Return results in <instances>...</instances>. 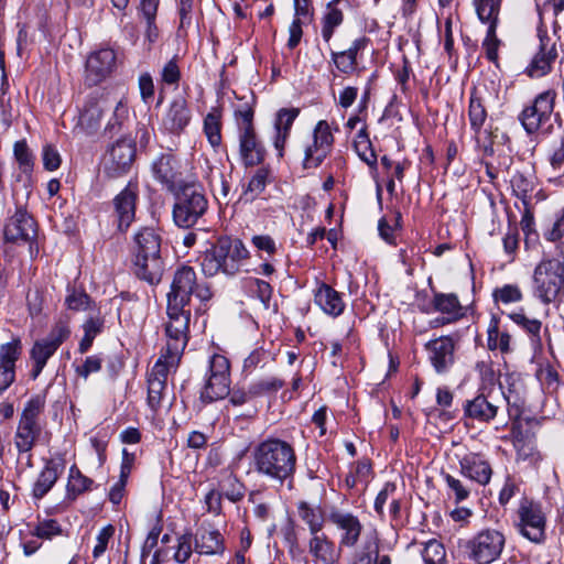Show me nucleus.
Wrapping results in <instances>:
<instances>
[{"label":"nucleus","instance_id":"1","mask_svg":"<svg viewBox=\"0 0 564 564\" xmlns=\"http://www.w3.org/2000/svg\"><path fill=\"white\" fill-rule=\"evenodd\" d=\"M251 457L258 475L280 484L293 478L296 454L286 441L267 438L253 447Z\"/></svg>","mask_w":564,"mask_h":564},{"label":"nucleus","instance_id":"2","mask_svg":"<svg viewBox=\"0 0 564 564\" xmlns=\"http://www.w3.org/2000/svg\"><path fill=\"white\" fill-rule=\"evenodd\" d=\"M248 259L249 251L240 239L220 237L202 253L199 261L207 276H215L219 272L232 276L241 271Z\"/></svg>","mask_w":564,"mask_h":564},{"label":"nucleus","instance_id":"3","mask_svg":"<svg viewBox=\"0 0 564 564\" xmlns=\"http://www.w3.org/2000/svg\"><path fill=\"white\" fill-rule=\"evenodd\" d=\"M135 275L149 284H158L163 275L161 237L151 227H143L133 237Z\"/></svg>","mask_w":564,"mask_h":564},{"label":"nucleus","instance_id":"4","mask_svg":"<svg viewBox=\"0 0 564 564\" xmlns=\"http://www.w3.org/2000/svg\"><path fill=\"white\" fill-rule=\"evenodd\" d=\"M533 292L544 303L560 300L564 293V253L543 259L534 269Z\"/></svg>","mask_w":564,"mask_h":564},{"label":"nucleus","instance_id":"5","mask_svg":"<svg viewBox=\"0 0 564 564\" xmlns=\"http://www.w3.org/2000/svg\"><path fill=\"white\" fill-rule=\"evenodd\" d=\"M187 305L167 302L165 325L166 348L163 358H170L171 366H177L188 341L191 310Z\"/></svg>","mask_w":564,"mask_h":564},{"label":"nucleus","instance_id":"6","mask_svg":"<svg viewBox=\"0 0 564 564\" xmlns=\"http://www.w3.org/2000/svg\"><path fill=\"white\" fill-rule=\"evenodd\" d=\"M207 199L196 184H186L176 194L173 219L178 227L189 228L204 215Z\"/></svg>","mask_w":564,"mask_h":564},{"label":"nucleus","instance_id":"7","mask_svg":"<svg viewBox=\"0 0 564 564\" xmlns=\"http://www.w3.org/2000/svg\"><path fill=\"white\" fill-rule=\"evenodd\" d=\"M193 294L203 302L210 300L213 295L207 284L197 282L194 269L183 265L174 273L167 302L188 306Z\"/></svg>","mask_w":564,"mask_h":564},{"label":"nucleus","instance_id":"8","mask_svg":"<svg viewBox=\"0 0 564 564\" xmlns=\"http://www.w3.org/2000/svg\"><path fill=\"white\" fill-rule=\"evenodd\" d=\"M506 538L496 529H482L467 541L466 552L476 564H490L502 553Z\"/></svg>","mask_w":564,"mask_h":564},{"label":"nucleus","instance_id":"9","mask_svg":"<svg viewBox=\"0 0 564 564\" xmlns=\"http://www.w3.org/2000/svg\"><path fill=\"white\" fill-rule=\"evenodd\" d=\"M70 330L67 324L61 322L51 329L46 337L39 339L33 344L30 350V357L33 361V368L31 371V377L33 379H36L40 376L47 360L55 354L63 341L68 338Z\"/></svg>","mask_w":564,"mask_h":564},{"label":"nucleus","instance_id":"10","mask_svg":"<svg viewBox=\"0 0 564 564\" xmlns=\"http://www.w3.org/2000/svg\"><path fill=\"white\" fill-rule=\"evenodd\" d=\"M556 98L555 90H545L539 94L533 104L525 107L520 116L524 130L529 134L538 132L541 127L550 120Z\"/></svg>","mask_w":564,"mask_h":564},{"label":"nucleus","instance_id":"11","mask_svg":"<svg viewBox=\"0 0 564 564\" xmlns=\"http://www.w3.org/2000/svg\"><path fill=\"white\" fill-rule=\"evenodd\" d=\"M334 144V137L326 120H319L312 133V141L304 148V169H315L330 153Z\"/></svg>","mask_w":564,"mask_h":564},{"label":"nucleus","instance_id":"12","mask_svg":"<svg viewBox=\"0 0 564 564\" xmlns=\"http://www.w3.org/2000/svg\"><path fill=\"white\" fill-rule=\"evenodd\" d=\"M334 144V137L326 120H319L312 133V141L304 148V169H315L330 153Z\"/></svg>","mask_w":564,"mask_h":564},{"label":"nucleus","instance_id":"13","mask_svg":"<svg viewBox=\"0 0 564 564\" xmlns=\"http://www.w3.org/2000/svg\"><path fill=\"white\" fill-rule=\"evenodd\" d=\"M329 522L338 531V549H354L360 540L364 525L359 518L349 511L333 510Z\"/></svg>","mask_w":564,"mask_h":564},{"label":"nucleus","instance_id":"14","mask_svg":"<svg viewBox=\"0 0 564 564\" xmlns=\"http://www.w3.org/2000/svg\"><path fill=\"white\" fill-rule=\"evenodd\" d=\"M135 158V144L130 138L117 140L105 155V170L113 177H117L131 167Z\"/></svg>","mask_w":564,"mask_h":564},{"label":"nucleus","instance_id":"15","mask_svg":"<svg viewBox=\"0 0 564 564\" xmlns=\"http://www.w3.org/2000/svg\"><path fill=\"white\" fill-rule=\"evenodd\" d=\"M520 532L529 541L542 543L545 540V516L540 505L524 501L519 508Z\"/></svg>","mask_w":564,"mask_h":564},{"label":"nucleus","instance_id":"16","mask_svg":"<svg viewBox=\"0 0 564 564\" xmlns=\"http://www.w3.org/2000/svg\"><path fill=\"white\" fill-rule=\"evenodd\" d=\"M508 400V397H505L501 388H498L497 398L490 393H484V390L478 392V394L471 399L467 400L464 404V414L467 419L473 421H477L479 423H489L491 422L499 411V397Z\"/></svg>","mask_w":564,"mask_h":564},{"label":"nucleus","instance_id":"17","mask_svg":"<svg viewBox=\"0 0 564 564\" xmlns=\"http://www.w3.org/2000/svg\"><path fill=\"white\" fill-rule=\"evenodd\" d=\"M177 366L170 365V358L161 356L151 369L148 379V404L156 411L166 393V380L171 370Z\"/></svg>","mask_w":564,"mask_h":564},{"label":"nucleus","instance_id":"18","mask_svg":"<svg viewBox=\"0 0 564 564\" xmlns=\"http://www.w3.org/2000/svg\"><path fill=\"white\" fill-rule=\"evenodd\" d=\"M116 59V52L110 47L93 52L86 61V80L97 85L106 79L115 69Z\"/></svg>","mask_w":564,"mask_h":564},{"label":"nucleus","instance_id":"19","mask_svg":"<svg viewBox=\"0 0 564 564\" xmlns=\"http://www.w3.org/2000/svg\"><path fill=\"white\" fill-rule=\"evenodd\" d=\"M153 177L169 191H174L182 181L181 161L171 152L162 153L152 162Z\"/></svg>","mask_w":564,"mask_h":564},{"label":"nucleus","instance_id":"20","mask_svg":"<svg viewBox=\"0 0 564 564\" xmlns=\"http://www.w3.org/2000/svg\"><path fill=\"white\" fill-rule=\"evenodd\" d=\"M22 352V343L13 337L9 343L0 345V395L15 380V362Z\"/></svg>","mask_w":564,"mask_h":564},{"label":"nucleus","instance_id":"21","mask_svg":"<svg viewBox=\"0 0 564 564\" xmlns=\"http://www.w3.org/2000/svg\"><path fill=\"white\" fill-rule=\"evenodd\" d=\"M36 236L35 221L24 209H18L4 227L7 241L31 242Z\"/></svg>","mask_w":564,"mask_h":564},{"label":"nucleus","instance_id":"22","mask_svg":"<svg viewBox=\"0 0 564 564\" xmlns=\"http://www.w3.org/2000/svg\"><path fill=\"white\" fill-rule=\"evenodd\" d=\"M425 348L429 352V359L437 373H444L449 370L455 360V344L448 336L430 340Z\"/></svg>","mask_w":564,"mask_h":564},{"label":"nucleus","instance_id":"23","mask_svg":"<svg viewBox=\"0 0 564 564\" xmlns=\"http://www.w3.org/2000/svg\"><path fill=\"white\" fill-rule=\"evenodd\" d=\"M192 115L187 101L176 96L170 102L163 118L162 128L173 134H180L188 126Z\"/></svg>","mask_w":564,"mask_h":564},{"label":"nucleus","instance_id":"24","mask_svg":"<svg viewBox=\"0 0 564 564\" xmlns=\"http://www.w3.org/2000/svg\"><path fill=\"white\" fill-rule=\"evenodd\" d=\"M110 93L90 95L80 111L79 124L86 130H95L100 124L104 111L110 108Z\"/></svg>","mask_w":564,"mask_h":564},{"label":"nucleus","instance_id":"25","mask_svg":"<svg viewBox=\"0 0 564 564\" xmlns=\"http://www.w3.org/2000/svg\"><path fill=\"white\" fill-rule=\"evenodd\" d=\"M194 550L199 555H223L226 550L225 539L217 529L202 525L195 533Z\"/></svg>","mask_w":564,"mask_h":564},{"label":"nucleus","instance_id":"26","mask_svg":"<svg viewBox=\"0 0 564 564\" xmlns=\"http://www.w3.org/2000/svg\"><path fill=\"white\" fill-rule=\"evenodd\" d=\"M460 473L479 485H487L491 478L490 464L477 453H466L459 458Z\"/></svg>","mask_w":564,"mask_h":564},{"label":"nucleus","instance_id":"27","mask_svg":"<svg viewBox=\"0 0 564 564\" xmlns=\"http://www.w3.org/2000/svg\"><path fill=\"white\" fill-rule=\"evenodd\" d=\"M539 39L540 50L528 67V74L531 77H541L547 74L552 63L557 57L555 43H551V40L541 31H539Z\"/></svg>","mask_w":564,"mask_h":564},{"label":"nucleus","instance_id":"28","mask_svg":"<svg viewBox=\"0 0 564 564\" xmlns=\"http://www.w3.org/2000/svg\"><path fill=\"white\" fill-rule=\"evenodd\" d=\"M137 195V187L129 184L113 199L120 230H126L134 219Z\"/></svg>","mask_w":564,"mask_h":564},{"label":"nucleus","instance_id":"29","mask_svg":"<svg viewBox=\"0 0 564 564\" xmlns=\"http://www.w3.org/2000/svg\"><path fill=\"white\" fill-rule=\"evenodd\" d=\"M350 564H391L388 554H380L377 534H367L361 546L356 550Z\"/></svg>","mask_w":564,"mask_h":564},{"label":"nucleus","instance_id":"30","mask_svg":"<svg viewBox=\"0 0 564 564\" xmlns=\"http://www.w3.org/2000/svg\"><path fill=\"white\" fill-rule=\"evenodd\" d=\"M308 550L316 563L336 564L339 560V550L325 534L312 535L308 542Z\"/></svg>","mask_w":564,"mask_h":564},{"label":"nucleus","instance_id":"31","mask_svg":"<svg viewBox=\"0 0 564 564\" xmlns=\"http://www.w3.org/2000/svg\"><path fill=\"white\" fill-rule=\"evenodd\" d=\"M315 304L330 316H339L345 308L340 294L330 285L322 283L314 295Z\"/></svg>","mask_w":564,"mask_h":564},{"label":"nucleus","instance_id":"32","mask_svg":"<svg viewBox=\"0 0 564 564\" xmlns=\"http://www.w3.org/2000/svg\"><path fill=\"white\" fill-rule=\"evenodd\" d=\"M240 155L246 165L260 164L264 159V149L257 140L254 130L241 131L239 134Z\"/></svg>","mask_w":564,"mask_h":564},{"label":"nucleus","instance_id":"33","mask_svg":"<svg viewBox=\"0 0 564 564\" xmlns=\"http://www.w3.org/2000/svg\"><path fill=\"white\" fill-rule=\"evenodd\" d=\"M42 427H35L30 424H25L23 422L18 423L15 433H14V446L18 449L20 455H26V465L31 466V455L30 452L35 445L36 441L41 436Z\"/></svg>","mask_w":564,"mask_h":564},{"label":"nucleus","instance_id":"34","mask_svg":"<svg viewBox=\"0 0 564 564\" xmlns=\"http://www.w3.org/2000/svg\"><path fill=\"white\" fill-rule=\"evenodd\" d=\"M62 471L63 466L57 462H46L44 468L42 469L36 481L34 482L32 490L33 497L35 499H42L55 485Z\"/></svg>","mask_w":564,"mask_h":564},{"label":"nucleus","instance_id":"35","mask_svg":"<svg viewBox=\"0 0 564 564\" xmlns=\"http://www.w3.org/2000/svg\"><path fill=\"white\" fill-rule=\"evenodd\" d=\"M46 395L44 393L32 395L25 402L19 421L35 427H42V415L44 413Z\"/></svg>","mask_w":564,"mask_h":564},{"label":"nucleus","instance_id":"36","mask_svg":"<svg viewBox=\"0 0 564 564\" xmlns=\"http://www.w3.org/2000/svg\"><path fill=\"white\" fill-rule=\"evenodd\" d=\"M230 392V379L224 376H208L202 399L207 402L224 399Z\"/></svg>","mask_w":564,"mask_h":564},{"label":"nucleus","instance_id":"37","mask_svg":"<svg viewBox=\"0 0 564 564\" xmlns=\"http://www.w3.org/2000/svg\"><path fill=\"white\" fill-rule=\"evenodd\" d=\"M432 305L436 312L446 314L455 321L463 315L458 297L453 293H436L433 297Z\"/></svg>","mask_w":564,"mask_h":564},{"label":"nucleus","instance_id":"38","mask_svg":"<svg viewBox=\"0 0 564 564\" xmlns=\"http://www.w3.org/2000/svg\"><path fill=\"white\" fill-rule=\"evenodd\" d=\"M468 119L470 123V128L473 131L478 134L482 126L487 119V110L484 106L482 97L479 94V90L475 89L471 93L469 107H468Z\"/></svg>","mask_w":564,"mask_h":564},{"label":"nucleus","instance_id":"39","mask_svg":"<svg viewBox=\"0 0 564 564\" xmlns=\"http://www.w3.org/2000/svg\"><path fill=\"white\" fill-rule=\"evenodd\" d=\"M511 186L514 195L522 200L527 209L522 223L531 220L532 216L529 213L528 206L530 204L531 193L534 189L533 181L521 173H517L511 178Z\"/></svg>","mask_w":564,"mask_h":564},{"label":"nucleus","instance_id":"40","mask_svg":"<svg viewBox=\"0 0 564 564\" xmlns=\"http://www.w3.org/2000/svg\"><path fill=\"white\" fill-rule=\"evenodd\" d=\"M299 516L304 521L312 535L319 533L324 527V514L319 507H313L305 501L297 506Z\"/></svg>","mask_w":564,"mask_h":564},{"label":"nucleus","instance_id":"41","mask_svg":"<svg viewBox=\"0 0 564 564\" xmlns=\"http://www.w3.org/2000/svg\"><path fill=\"white\" fill-rule=\"evenodd\" d=\"M502 0H474L475 10L481 23L498 26Z\"/></svg>","mask_w":564,"mask_h":564},{"label":"nucleus","instance_id":"42","mask_svg":"<svg viewBox=\"0 0 564 564\" xmlns=\"http://www.w3.org/2000/svg\"><path fill=\"white\" fill-rule=\"evenodd\" d=\"M219 491L231 502L240 501L246 494V487L236 475L226 473L219 481Z\"/></svg>","mask_w":564,"mask_h":564},{"label":"nucleus","instance_id":"43","mask_svg":"<svg viewBox=\"0 0 564 564\" xmlns=\"http://www.w3.org/2000/svg\"><path fill=\"white\" fill-rule=\"evenodd\" d=\"M110 108H113L111 118L109 119L106 130L110 133L118 132L124 121L128 119V101L124 95L117 97L111 95Z\"/></svg>","mask_w":564,"mask_h":564},{"label":"nucleus","instance_id":"44","mask_svg":"<svg viewBox=\"0 0 564 564\" xmlns=\"http://www.w3.org/2000/svg\"><path fill=\"white\" fill-rule=\"evenodd\" d=\"M487 333V346L490 350L499 349L502 354L511 351V336L499 330L498 322L495 318L491 319Z\"/></svg>","mask_w":564,"mask_h":564},{"label":"nucleus","instance_id":"45","mask_svg":"<svg viewBox=\"0 0 564 564\" xmlns=\"http://www.w3.org/2000/svg\"><path fill=\"white\" fill-rule=\"evenodd\" d=\"M355 149L358 156L370 167L377 166V155L371 147L366 127H361L355 140Z\"/></svg>","mask_w":564,"mask_h":564},{"label":"nucleus","instance_id":"46","mask_svg":"<svg viewBox=\"0 0 564 564\" xmlns=\"http://www.w3.org/2000/svg\"><path fill=\"white\" fill-rule=\"evenodd\" d=\"M93 479L83 475L82 471L73 465L69 468L68 482H67V494L78 496L87 490H89L93 486Z\"/></svg>","mask_w":564,"mask_h":564},{"label":"nucleus","instance_id":"47","mask_svg":"<svg viewBox=\"0 0 564 564\" xmlns=\"http://www.w3.org/2000/svg\"><path fill=\"white\" fill-rule=\"evenodd\" d=\"M510 319L532 336L533 341L540 343L541 321L528 317L522 311L511 313Z\"/></svg>","mask_w":564,"mask_h":564},{"label":"nucleus","instance_id":"48","mask_svg":"<svg viewBox=\"0 0 564 564\" xmlns=\"http://www.w3.org/2000/svg\"><path fill=\"white\" fill-rule=\"evenodd\" d=\"M343 12L334 7L328 6L326 13L323 17L322 36L325 42H329L334 31L343 23Z\"/></svg>","mask_w":564,"mask_h":564},{"label":"nucleus","instance_id":"49","mask_svg":"<svg viewBox=\"0 0 564 564\" xmlns=\"http://www.w3.org/2000/svg\"><path fill=\"white\" fill-rule=\"evenodd\" d=\"M422 556L425 564H444L446 552L440 541L432 539L425 543Z\"/></svg>","mask_w":564,"mask_h":564},{"label":"nucleus","instance_id":"50","mask_svg":"<svg viewBox=\"0 0 564 564\" xmlns=\"http://www.w3.org/2000/svg\"><path fill=\"white\" fill-rule=\"evenodd\" d=\"M220 130L221 123L219 116L214 112H209L204 120V132L213 148L218 147L221 142Z\"/></svg>","mask_w":564,"mask_h":564},{"label":"nucleus","instance_id":"51","mask_svg":"<svg viewBox=\"0 0 564 564\" xmlns=\"http://www.w3.org/2000/svg\"><path fill=\"white\" fill-rule=\"evenodd\" d=\"M477 369L479 371V376H480V380H481L478 392L484 390V393L494 394L496 382L498 380L496 372L485 361L478 362Z\"/></svg>","mask_w":564,"mask_h":564},{"label":"nucleus","instance_id":"52","mask_svg":"<svg viewBox=\"0 0 564 564\" xmlns=\"http://www.w3.org/2000/svg\"><path fill=\"white\" fill-rule=\"evenodd\" d=\"M268 181V171L265 169H259L249 181L245 196L247 199L253 200L257 198L265 188Z\"/></svg>","mask_w":564,"mask_h":564},{"label":"nucleus","instance_id":"53","mask_svg":"<svg viewBox=\"0 0 564 564\" xmlns=\"http://www.w3.org/2000/svg\"><path fill=\"white\" fill-rule=\"evenodd\" d=\"M332 59L337 69L344 74L350 75L357 68V59H355L351 52H333Z\"/></svg>","mask_w":564,"mask_h":564},{"label":"nucleus","instance_id":"54","mask_svg":"<svg viewBox=\"0 0 564 564\" xmlns=\"http://www.w3.org/2000/svg\"><path fill=\"white\" fill-rule=\"evenodd\" d=\"M161 82L169 86H174L175 88L178 86L181 80V70L177 64L176 57L170 59L163 67L160 73Z\"/></svg>","mask_w":564,"mask_h":564},{"label":"nucleus","instance_id":"55","mask_svg":"<svg viewBox=\"0 0 564 564\" xmlns=\"http://www.w3.org/2000/svg\"><path fill=\"white\" fill-rule=\"evenodd\" d=\"M250 292L254 294L263 304L264 308H269L272 296V286L260 279H253L249 284Z\"/></svg>","mask_w":564,"mask_h":564},{"label":"nucleus","instance_id":"56","mask_svg":"<svg viewBox=\"0 0 564 564\" xmlns=\"http://www.w3.org/2000/svg\"><path fill=\"white\" fill-rule=\"evenodd\" d=\"M446 485L451 489L455 502L459 503L464 500H466L469 497L470 488L464 484L460 479L455 478L454 476L446 474L444 476Z\"/></svg>","mask_w":564,"mask_h":564},{"label":"nucleus","instance_id":"57","mask_svg":"<svg viewBox=\"0 0 564 564\" xmlns=\"http://www.w3.org/2000/svg\"><path fill=\"white\" fill-rule=\"evenodd\" d=\"M497 26L490 25L487 29V34L484 40L482 46L486 51V55L489 61L497 62L498 59V47L500 45V40L496 34Z\"/></svg>","mask_w":564,"mask_h":564},{"label":"nucleus","instance_id":"58","mask_svg":"<svg viewBox=\"0 0 564 564\" xmlns=\"http://www.w3.org/2000/svg\"><path fill=\"white\" fill-rule=\"evenodd\" d=\"M62 528L56 520L47 519L39 522L34 529V535L40 539H52L53 536L59 535Z\"/></svg>","mask_w":564,"mask_h":564},{"label":"nucleus","instance_id":"59","mask_svg":"<svg viewBox=\"0 0 564 564\" xmlns=\"http://www.w3.org/2000/svg\"><path fill=\"white\" fill-rule=\"evenodd\" d=\"M235 117L239 126L240 132L247 130H254L252 124L253 109L248 104H245L241 107L237 108L235 110Z\"/></svg>","mask_w":564,"mask_h":564},{"label":"nucleus","instance_id":"60","mask_svg":"<svg viewBox=\"0 0 564 564\" xmlns=\"http://www.w3.org/2000/svg\"><path fill=\"white\" fill-rule=\"evenodd\" d=\"M299 116V109H281L275 119L274 129L290 132L291 127Z\"/></svg>","mask_w":564,"mask_h":564},{"label":"nucleus","instance_id":"61","mask_svg":"<svg viewBox=\"0 0 564 564\" xmlns=\"http://www.w3.org/2000/svg\"><path fill=\"white\" fill-rule=\"evenodd\" d=\"M115 533V528L112 525L104 527L97 534L96 545L93 550V555L95 558L100 557L105 551L107 550V545L109 540Z\"/></svg>","mask_w":564,"mask_h":564},{"label":"nucleus","instance_id":"62","mask_svg":"<svg viewBox=\"0 0 564 564\" xmlns=\"http://www.w3.org/2000/svg\"><path fill=\"white\" fill-rule=\"evenodd\" d=\"M229 361L221 355H214L209 360L208 376H224L229 378Z\"/></svg>","mask_w":564,"mask_h":564},{"label":"nucleus","instance_id":"63","mask_svg":"<svg viewBox=\"0 0 564 564\" xmlns=\"http://www.w3.org/2000/svg\"><path fill=\"white\" fill-rule=\"evenodd\" d=\"M397 490V486L394 482H386L379 494L376 497L375 500V510L376 512L382 517L383 516V508L386 502L391 498H393V495Z\"/></svg>","mask_w":564,"mask_h":564},{"label":"nucleus","instance_id":"64","mask_svg":"<svg viewBox=\"0 0 564 564\" xmlns=\"http://www.w3.org/2000/svg\"><path fill=\"white\" fill-rule=\"evenodd\" d=\"M192 552H193V549H192L191 538L187 535L180 536L177 539V546H176V551L174 553V560L177 563L183 564L189 558Z\"/></svg>","mask_w":564,"mask_h":564}]
</instances>
